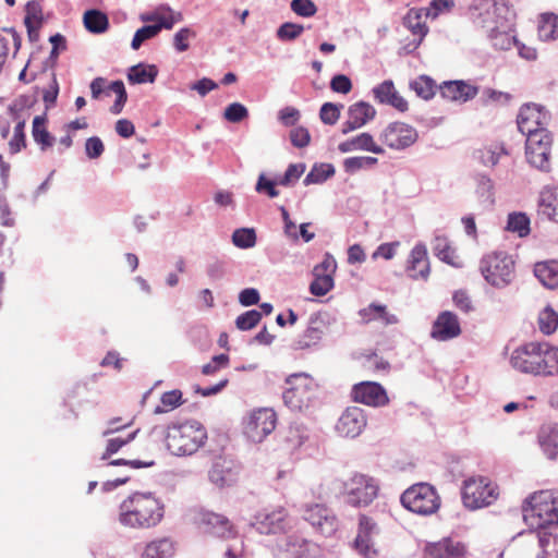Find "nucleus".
Segmentation results:
<instances>
[{
	"instance_id": "nucleus-18",
	"label": "nucleus",
	"mask_w": 558,
	"mask_h": 558,
	"mask_svg": "<svg viewBox=\"0 0 558 558\" xmlns=\"http://www.w3.org/2000/svg\"><path fill=\"white\" fill-rule=\"evenodd\" d=\"M352 398L369 407L380 408L389 403L386 389L376 381H362L355 384L352 388Z\"/></svg>"
},
{
	"instance_id": "nucleus-31",
	"label": "nucleus",
	"mask_w": 558,
	"mask_h": 558,
	"mask_svg": "<svg viewBox=\"0 0 558 558\" xmlns=\"http://www.w3.org/2000/svg\"><path fill=\"white\" fill-rule=\"evenodd\" d=\"M538 213L558 223V186H545L538 198Z\"/></svg>"
},
{
	"instance_id": "nucleus-61",
	"label": "nucleus",
	"mask_w": 558,
	"mask_h": 558,
	"mask_svg": "<svg viewBox=\"0 0 558 558\" xmlns=\"http://www.w3.org/2000/svg\"><path fill=\"white\" fill-rule=\"evenodd\" d=\"M248 117L247 108L240 102L230 104L223 112V118L232 123H239Z\"/></svg>"
},
{
	"instance_id": "nucleus-20",
	"label": "nucleus",
	"mask_w": 558,
	"mask_h": 558,
	"mask_svg": "<svg viewBox=\"0 0 558 558\" xmlns=\"http://www.w3.org/2000/svg\"><path fill=\"white\" fill-rule=\"evenodd\" d=\"M367 418L364 410L359 407H349L339 417L336 425L338 434L342 437L355 438L366 427Z\"/></svg>"
},
{
	"instance_id": "nucleus-26",
	"label": "nucleus",
	"mask_w": 558,
	"mask_h": 558,
	"mask_svg": "<svg viewBox=\"0 0 558 558\" xmlns=\"http://www.w3.org/2000/svg\"><path fill=\"white\" fill-rule=\"evenodd\" d=\"M407 271L413 279H426L429 275V260L427 248L423 243H417L411 251L408 259Z\"/></svg>"
},
{
	"instance_id": "nucleus-28",
	"label": "nucleus",
	"mask_w": 558,
	"mask_h": 558,
	"mask_svg": "<svg viewBox=\"0 0 558 558\" xmlns=\"http://www.w3.org/2000/svg\"><path fill=\"white\" fill-rule=\"evenodd\" d=\"M372 92L379 104L389 105L401 112L408 110V101L399 95L391 80L378 84Z\"/></svg>"
},
{
	"instance_id": "nucleus-59",
	"label": "nucleus",
	"mask_w": 558,
	"mask_h": 558,
	"mask_svg": "<svg viewBox=\"0 0 558 558\" xmlns=\"http://www.w3.org/2000/svg\"><path fill=\"white\" fill-rule=\"evenodd\" d=\"M158 35V27L153 25H145L138 28L132 39L131 47L134 50L140 49L144 41L151 39Z\"/></svg>"
},
{
	"instance_id": "nucleus-6",
	"label": "nucleus",
	"mask_w": 558,
	"mask_h": 558,
	"mask_svg": "<svg viewBox=\"0 0 558 558\" xmlns=\"http://www.w3.org/2000/svg\"><path fill=\"white\" fill-rule=\"evenodd\" d=\"M480 269L485 280L498 289L509 286L515 277L514 259L504 251L483 256Z\"/></svg>"
},
{
	"instance_id": "nucleus-63",
	"label": "nucleus",
	"mask_w": 558,
	"mask_h": 558,
	"mask_svg": "<svg viewBox=\"0 0 558 558\" xmlns=\"http://www.w3.org/2000/svg\"><path fill=\"white\" fill-rule=\"evenodd\" d=\"M290 7L296 15L302 17H311L317 12V7L312 0H292Z\"/></svg>"
},
{
	"instance_id": "nucleus-30",
	"label": "nucleus",
	"mask_w": 558,
	"mask_h": 558,
	"mask_svg": "<svg viewBox=\"0 0 558 558\" xmlns=\"http://www.w3.org/2000/svg\"><path fill=\"white\" fill-rule=\"evenodd\" d=\"M338 149L342 154H347L354 150H365L378 155L385 153L384 148L377 145L374 142L373 136L366 132L340 143L338 145Z\"/></svg>"
},
{
	"instance_id": "nucleus-44",
	"label": "nucleus",
	"mask_w": 558,
	"mask_h": 558,
	"mask_svg": "<svg viewBox=\"0 0 558 558\" xmlns=\"http://www.w3.org/2000/svg\"><path fill=\"white\" fill-rule=\"evenodd\" d=\"M411 89L424 100L432 99L436 94V84L433 78L426 75H421L410 83Z\"/></svg>"
},
{
	"instance_id": "nucleus-23",
	"label": "nucleus",
	"mask_w": 558,
	"mask_h": 558,
	"mask_svg": "<svg viewBox=\"0 0 558 558\" xmlns=\"http://www.w3.org/2000/svg\"><path fill=\"white\" fill-rule=\"evenodd\" d=\"M423 15L425 16V12L422 8H411L402 20V24L412 33V35L418 36L417 39L409 43L403 48L407 53H411L417 49L425 36L428 34V26L421 22Z\"/></svg>"
},
{
	"instance_id": "nucleus-15",
	"label": "nucleus",
	"mask_w": 558,
	"mask_h": 558,
	"mask_svg": "<svg viewBox=\"0 0 558 558\" xmlns=\"http://www.w3.org/2000/svg\"><path fill=\"white\" fill-rule=\"evenodd\" d=\"M550 114L545 108L537 104H525L520 108L517 124L519 131L524 135L538 130H547Z\"/></svg>"
},
{
	"instance_id": "nucleus-12",
	"label": "nucleus",
	"mask_w": 558,
	"mask_h": 558,
	"mask_svg": "<svg viewBox=\"0 0 558 558\" xmlns=\"http://www.w3.org/2000/svg\"><path fill=\"white\" fill-rule=\"evenodd\" d=\"M287 388L282 393L283 403L291 411H301L308 402V376L292 374L286 379Z\"/></svg>"
},
{
	"instance_id": "nucleus-60",
	"label": "nucleus",
	"mask_w": 558,
	"mask_h": 558,
	"mask_svg": "<svg viewBox=\"0 0 558 558\" xmlns=\"http://www.w3.org/2000/svg\"><path fill=\"white\" fill-rule=\"evenodd\" d=\"M276 185H278L277 178L270 180L266 178L265 173H260L255 185V191L259 194H266L270 198H275L279 195Z\"/></svg>"
},
{
	"instance_id": "nucleus-55",
	"label": "nucleus",
	"mask_w": 558,
	"mask_h": 558,
	"mask_svg": "<svg viewBox=\"0 0 558 558\" xmlns=\"http://www.w3.org/2000/svg\"><path fill=\"white\" fill-rule=\"evenodd\" d=\"M303 32V25L286 22L278 27L276 35L282 41H291L296 39Z\"/></svg>"
},
{
	"instance_id": "nucleus-58",
	"label": "nucleus",
	"mask_w": 558,
	"mask_h": 558,
	"mask_svg": "<svg viewBox=\"0 0 558 558\" xmlns=\"http://www.w3.org/2000/svg\"><path fill=\"white\" fill-rule=\"evenodd\" d=\"M138 433V429L129 434L125 438L116 437L110 438L107 442L106 451L104 452L101 460H107L111 454L118 452L123 446L133 441Z\"/></svg>"
},
{
	"instance_id": "nucleus-10",
	"label": "nucleus",
	"mask_w": 558,
	"mask_h": 558,
	"mask_svg": "<svg viewBox=\"0 0 558 558\" xmlns=\"http://www.w3.org/2000/svg\"><path fill=\"white\" fill-rule=\"evenodd\" d=\"M524 135L526 136L525 156L529 163L542 171H549V155L553 143L549 131L538 130V132H531Z\"/></svg>"
},
{
	"instance_id": "nucleus-43",
	"label": "nucleus",
	"mask_w": 558,
	"mask_h": 558,
	"mask_svg": "<svg viewBox=\"0 0 558 558\" xmlns=\"http://www.w3.org/2000/svg\"><path fill=\"white\" fill-rule=\"evenodd\" d=\"M310 436L311 432L305 425L294 423L289 427L287 442L292 449H298L303 447L310 440Z\"/></svg>"
},
{
	"instance_id": "nucleus-56",
	"label": "nucleus",
	"mask_w": 558,
	"mask_h": 558,
	"mask_svg": "<svg viewBox=\"0 0 558 558\" xmlns=\"http://www.w3.org/2000/svg\"><path fill=\"white\" fill-rule=\"evenodd\" d=\"M343 105H337L333 102H325L319 110V118L323 123L327 125H333L340 118V110Z\"/></svg>"
},
{
	"instance_id": "nucleus-9",
	"label": "nucleus",
	"mask_w": 558,
	"mask_h": 558,
	"mask_svg": "<svg viewBox=\"0 0 558 558\" xmlns=\"http://www.w3.org/2000/svg\"><path fill=\"white\" fill-rule=\"evenodd\" d=\"M498 493L487 477H471L464 481L462 500L466 508L478 509L492 505Z\"/></svg>"
},
{
	"instance_id": "nucleus-8",
	"label": "nucleus",
	"mask_w": 558,
	"mask_h": 558,
	"mask_svg": "<svg viewBox=\"0 0 558 558\" xmlns=\"http://www.w3.org/2000/svg\"><path fill=\"white\" fill-rule=\"evenodd\" d=\"M378 492V481L366 474L355 473L344 483L345 501L352 507H367L376 499Z\"/></svg>"
},
{
	"instance_id": "nucleus-35",
	"label": "nucleus",
	"mask_w": 558,
	"mask_h": 558,
	"mask_svg": "<svg viewBox=\"0 0 558 558\" xmlns=\"http://www.w3.org/2000/svg\"><path fill=\"white\" fill-rule=\"evenodd\" d=\"M158 75L155 64L138 63L129 69L128 80L131 84L154 83Z\"/></svg>"
},
{
	"instance_id": "nucleus-22",
	"label": "nucleus",
	"mask_w": 558,
	"mask_h": 558,
	"mask_svg": "<svg viewBox=\"0 0 558 558\" xmlns=\"http://www.w3.org/2000/svg\"><path fill=\"white\" fill-rule=\"evenodd\" d=\"M461 335L458 316L450 312H441L433 324L430 337L437 341H448Z\"/></svg>"
},
{
	"instance_id": "nucleus-24",
	"label": "nucleus",
	"mask_w": 558,
	"mask_h": 558,
	"mask_svg": "<svg viewBox=\"0 0 558 558\" xmlns=\"http://www.w3.org/2000/svg\"><path fill=\"white\" fill-rule=\"evenodd\" d=\"M442 98L450 101L466 102L478 94V87L462 80L446 81L439 86Z\"/></svg>"
},
{
	"instance_id": "nucleus-21",
	"label": "nucleus",
	"mask_w": 558,
	"mask_h": 558,
	"mask_svg": "<svg viewBox=\"0 0 558 558\" xmlns=\"http://www.w3.org/2000/svg\"><path fill=\"white\" fill-rule=\"evenodd\" d=\"M279 548L288 554L290 558H320V547L311 541L298 535L287 536Z\"/></svg>"
},
{
	"instance_id": "nucleus-1",
	"label": "nucleus",
	"mask_w": 558,
	"mask_h": 558,
	"mask_svg": "<svg viewBox=\"0 0 558 558\" xmlns=\"http://www.w3.org/2000/svg\"><path fill=\"white\" fill-rule=\"evenodd\" d=\"M466 15L495 49L512 48L515 13L505 0H472Z\"/></svg>"
},
{
	"instance_id": "nucleus-47",
	"label": "nucleus",
	"mask_w": 558,
	"mask_h": 558,
	"mask_svg": "<svg viewBox=\"0 0 558 558\" xmlns=\"http://www.w3.org/2000/svg\"><path fill=\"white\" fill-rule=\"evenodd\" d=\"M456 7L454 0H432L427 8H422L425 17L430 20L438 19L441 14L450 13Z\"/></svg>"
},
{
	"instance_id": "nucleus-46",
	"label": "nucleus",
	"mask_w": 558,
	"mask_h": 558,
	"mask_svg": "<svg viewBox=\"0 0 558 558\" xmlns=\"http://www.w3.org/2000/svg\"><path fill=\"white\" fill-rule=\"evenodd\" d=\"M538 326L544 335H551L558 327V313L551 306H546L538 315Z\"/></svg>"
},
{
	"instance_id": "nucleus-36",
	"label": "nucleus",
	"mask_w": 558,
	"mask_h": 558,
	"mask_svg": "<svg viewBox=\"0 0 558 558\" xmlns=\"http://www.w3.org/2000/svg\"><path fill=\"white\" fill-rule=\"evenodd\" d=\"M173 553V542L168 537H162L148 543L142 554V558H170Z\"/></svg>"
},
{
	"instance_id": "nucleus-32",
	"label": "nucleus",
	"mask_w": 558,
	"mask_h": 558,
	"mask_svg": "<svg viewBox=\"0 0 558 558\" xmlns=\"http://www.w3.org/2000/svg\"><path fill=\"white\" fill-rule=\"evenodd\" d=\"M363 323L367 324L373 320H381L385 325H395L398 323V317L387 312L386 305L371 303L367 307L359 311Z\"/></svg>"
},
{
	"instance_id": "nucleus-64",
	"label": "nucleus",
	"mask_w": 558,
	"mask_h": 558,
	"mask_svg": "<svg viewBox=\"0 0 558 558\" xmlns=\"http://www.w3.org/2000/svg\"><path fill=\"white\" fill-rule=\"evenodd\" d=\"M290 141L294 147L304 148L310 144L311 135L306 128L296 126L290 132Z\"/></svg>"
},
{
	"instance_id": "nucleus-3",
	"label": "nucleus",
	"mask_w": 558,
	"mask_h": 558,
	"mask_svg": "<svg viewBox=\"0 0 558 558\" xmlns=\"http://www.w3.org/2000/svg\"><path fill=\"white\" fill-rule=\"evenodd\" d=\"M510 364L523 374L556 376L558 375V348L548 342L524 343L512 351Z\"/></svg>"
},
{
	"instance_id": "nucleus-52",
	"label": "nucleus",
	"mask_w": 558,
	"mask_h": 558,
	"mask_svg": "<svg viewBox=\"0 0 558 558\" xmlns=\"http://www.w3.org/2000/svg\"><path fill=\"white\" fill-rule=\"evenodd\" d=\"M160 402L161 404L157 405L154 411L156 414L165 413L178 408L182 403V392L178 389L163 392Z\"/></svg>"
},
{
	"instance_id": "nucleus-49",
	"label": "nucleus",
	"mask_w": 558,
	"mask_h": 558,
	"mask_svg": "<svg viewBox=\"0 0 558 558\" xmlns=\"http://www.w3.org/2000/svg\"><path fill=\"white\" fill-rule=\"evenodd\" d=\"M507 230L525 236L530 232V219L525 214L512 213L508 216Z\"/></svg>"
},
{
	"instance_id": "nucleus-41",
	"label": "nucleus",
	"mask_w": 558,
	"mask_h": 558,
	"mask_svg": "<svg viewBox=\"0 0 558 558\" xmlns=\"http://www.w3.org/2000/svg\"><path fill=\"white\" fill-rule=\"evenodd\" d=\"M45 116H36L33 120L32 134L34 141L40 145L41 150L51 147L54 141L53 136L45 128Z\"/></svg>"
},
{
	"instance_id": "nucleus-42",
	"label": "nucleus",
	"mask_w": 558,
	"mask_h": 558,
	"mask_svg": "<svg viewBox=\"0 0 558 558\" xmlns=\"http://www.w3.org/2000/svg\"><path fill=\"white\" fill-rule=\"evenodd\" d=\"M477 198L483 206V208H492L495 203L494 197V184L493 181L481 175L477 180L476 187Z\"/></svg>"
},
{
	"instance_id": "nucleus-14",
	"label": "nucleus",
	"mask_w": 558,
	"mask_h": 558,
	"mask_svg": "<svg viewBox=\"0 0 558 558\" xmlns=\"http://www.w3.org/2000/svg\"><path fill=\"white\" fill-rule=\"evenodd\" d=\"M417 131L403 122L389 123L380 133V141L391 149L402 150L417 141Z\"/></svg>"
},
{
	"instance_id": "nucleus-53",
	"label": "nucleus",
	"mask_w": 558,
	"mask_h": 558,
	"mask_svg": "<svg viewBox=\"0 0 558 558\" xmlns=\"http://www.w3.org/2000/svg\"><path fill=\"white\" fill-rule=\"evenodd\" d=\"M314 280L310 286V291L315 296H324L333 288V277L329 275L313 274Z\"/></svg>"
},
{
	"instance_id": "nucleus-38",
	"label": "nucleus",
	"mask_w": 558,
	"mask_h": 558,
	"mask_svg": "<svg viewBox=\"0 0 558 558\" xmlns=\"http://www.w3.org/2000/svg\"><path fill=\"white\" fill-rule=\"evenodd\" d=\"M84 26L93 34H101L108 29V16L96 9L87 10L83 16Z\"/></svg>"
},
{
	"instance_id": "nucleus-37",
	"label": "nucleus",
	"mask_w": 558,
	"mask_h": 558,
	"mask_svg": "<svg viewBox=\"0 0 558 558\" xmlns=\"http://www.w3.org/2000/svg\"><path fill=\"white\" fill-rule=\"evenodd\" d=\"M537 34L543 41L556 40L558 38V15L555 13L541 14Z\"/></svg>"
},
{
	"instance_id": "nucleus-13",
	"label": "nucleus",
	"mask_w": 558,
	"mask_h": 558,
	"mask_svg": "<svg viewBox=\"0 0 558 558\" xmlns=\"http://www.w3.org/2000/svg\"><path fill=\"white\" fill-rule=\"evenodd\" d=\"M196 522L198 527L205 534H209L223 539H229L236 536L234 525L226 515L221 513L203 510L198 513Z\"/></svg>"
},
{
	"instance_id": "nucleus-45",
	"label": "nucleus",
	"mask_w": 558,
	"mask_h": 558,
	"mask_svg": "<svg viewBox=\"0 0 558 558\" xmlns=\"http://www.w3.org/2000/svg\"><path fill=\"white\" fill-rule=\"evenodd\" d=\"M378 162L376 157L355 156L343 160V169L347 173L353 174L362 169H369Z\"/></svg>"
},
{
	"instance_id": "nucleus-27",
	"label": "nucleus",
	"mask_w": 558,
	"mask_h": 558,
	"mask_svg": "<svg viewBox=\"0 0 558 558\" xmlns=\"http://www.w3.org/2000/svg\"><path fill=\"white\" fill-rule=\"evenodd\" d=\"M208 477L217 487L231 486L238 481V470L231 461L220 458L213 463Z\"/></svg>"
},
{
	"instance_id": "nucleus-40",
	"label": "nucleus",
	"mask_w": 558,
	"mask_h": 558,
	"mask_svg": "<svg viewBox=\"0 0 558 558\" xmlns=\"http://www.w3.org/2000/svg\"><path fill=\"white\" fill-rule=\"evenodd\" d=\"M335 172L336 169L331 163H315L303 180V184L305 186L311 184H322L329 178L333 177Z\"/></svg>"
},
{
	"instance_id": "nucleus-50",
	"label": "nucleus",
	"mask_w": 558,
	"mask_h": 558,
	"mask_svg": "<svg viewBox=\"0 0 558 558\" xmlns=\"http://www.w3.org/2000/svg\"><path fill=\"white\" fill-rule=\"evenodd\" d=\"M313 320L306 330L299 337L296 349H307L319 343L323 337V330L313 326Z\"/></svg>"
},
{
	"instance_id": "nucleus-4",
	"label": "nucleus",
	"mask_w": 558,
	"mask_h": 558,
	"mask_svg": "<svg viewBox=\"0 0 558 558\" xmlns=\"http://www.w3.org/2000/svg\"><path fill=\"white\" fill-rule=\"evenodd\" d=\"M165 515L162 501L150 492H135L120 505L119 522L131 529H150Z\"/></svg>"
},
{
	"instance_id": "nucleus-11",
	"label": "nucleus",
	"mask_w": 558,
	"mask_h": 558,
	"mask_svg": "<svg viewBox=\"0 0 558 558\" xmlns=\"http://www.w3.org/2000/svg\"><path fill=\"white\" fill-rule=\"evenodd\" d=\"M251 525L260 534H283L291 529L288 512L283 507L264 509L254 515Z\"/></svg>"
},
{
	"instance_id": "nucleus-25",
	"label": "nucleus",
	"mask_w": 558,
	"mask_h": 558,
	"mask_svg": "<svg viewBox=\"0 0 558 558\" xmlns=\"http://www.w3.org/2000/svg\"><path fill=\"white\" fill-rule=\"evenodd\" d=\"M465 554V546L460 541L444 538L426 547L424 558H461Z\"/></svg>"
},
{
	"instance_id": "nucleus-16",
	"label": "nucleus",
	"mask_w": 558,
	"mask_h": 558,
	"mask_svg": "<svg viewBox=\"0 0 558 558\" xmlns=\"http://www.w3.org/2000/svg\"><path fill=\"white\" fill-rule=\"evenodd\" d=\"M276 413L271 409L254 411L244 428L245 435L253 442H262L276 427Z\"/></svg>"
},
{
	"instance_id": "nucleus-51",
	"label": "nucleus",
	"mask_w": 558,
	"mask_h": 558,
	"mask_svg": "<svg viewBox=\"0 0 558 558\" xmlns=\"http://www.w3.org/2000/svg\"><path fill=\"white\" fill-rule=\"evenodd\" d=\"M305 169H306V166L303 162L289 165L286 172L282 175L277 178L278 185H282V186L294 185L299 181L301 175L304 173Z\"/></svg>"
},
{
	"instance_id": "nucleus-7",
	"label": "nucleus",
	"mask_w": 558,
	"mask_h": 558,
	"mask_svg": "<svg viewBox=\"0 0 558 558\" xmlns=\"http://www.w3.org/2000/svg\"><path fill=\"white\" fill-rule=\"evenodd\" d=\"M400 501L404 508L421 515H430L440 507V497L428 483L412 485L403 492Z\"/></svg>"
},
{
	"instance_id": "nucleus-62",
	"label": "nucleus",
	"mask_w": 558,
	"mask_h": 558,
	"mask_svg": "<svg viewBox=\"0 0 558 558\" xmlns=\"http://www.w3.org/2000/svg\"><path fill=\"white\" fill-rule=\"evenodd\" d=\"M25 121H19L14 128V134L9 142V148L11 154H16L21 151L22 148L25 147Z\"/></svg>"
},
{
	"instance_id": "nucleus-54",
	"label": "nucleus",
	"mask_w": 558,
	"mask_h": 558,
	"mask_svg": "<svg viewBox=\"0 0 558 558\" xmlns=\"http://www.w3.org/2000/svg\"><path fill=\"white\" fill-rule=\"evenodd\" d=\"M108 89L113 92L117 95V99L113 102V105L110 107V112L113 114L121 113L126 100H128V94L124 87V84L122 81H113L109 86Z\"/></svg>"
},
{
	"instance_id": "nucleus-2",
	"label": "nucleus",
	"mask_w": 558,
	"mask_h": 558,
	"mask_svg": "<svg viewBox=\"0 0 558 558\" xmlns=\"http://www.w3.org/2000/svg\"><path fill=\"white\" fill-rule=\"evenodd\" d=\"M522 512L525 523L537 530L542 551L537 558H558V536L547 531V527L558 525V497L551 490L534 493L525 499Z\"/></svg>"
},
{
	"instance_id": "nucleus-5",
	"label": "nucleus",
	"mask_w": 558,
	"mask_h": 558,
	"mask_svg": "<svg viewBox=\"0 0 558 558\" xmlns=\"http://www.w3.org/2000/svg\"><path fill=\"white\" fill-rule=\"evenodd\" d=\"M206 440V428L195 420L171 424L167 428L166 446L173 456H192Z\"/></svg>"
},
{
	"instance_id": "nucleus-57",
	"label": "nucleus",
	"mask_w": 558,
	"mask_h": 558,
	"mask_svg": "<svg viewBox=\"0 0 558 558\" xmlns=\"http://www.w3.org/2000/svg\"><path fill=\"white\" fill-rule=\"evenodd\" d=\"M262 319V313L257 310H250L235 319V326L240 330H250L254 328Z\"/></svg>"
},
{
	"instance_id": "nucleus-19",
	"label": "nucleus",
	"mask_w": 558,
	"mask_h": 558,
	"mask_svg": "<svg viewBox=\"0 0 558 558\" xmlns=\"http://www.w3.org/2000/svg\"><path fill=\"white\" fill-rule=\"evenodd\" d=\"M378 534L379 527L376 522L365 514L360 515L359 530L354 544L357 551L365 558L376 556L374 539Z\"/></svg>"
},
{
	"instance_id": "nucleus-17",
	"label": "nucleus",
	"mask_w": 558,
	"mask_h": 558,
	"mask_svg": "<svg viewBox=\"0 0 558 558\" xmlns=\"http://www.w3.org/2000/svg\"><path fill=\"white\" fill-rule=\"evenodd\" d=\"M302 517L324 536L332 535L337 530V520L332 511L320 504H306Z\"/></svg>"
},
{
	"instance_id": "nucleus-39",
	"label": "nucleus",
	"mask_w": 558,
	"mask_h": 558,
	"mask_svg": "<svg viewBox=\"0 0 558 558\" xmlns=\"http://www.w3.org/2000/svg\"><path fill=\"white\" fill-rule=\"evenodd\" d=\"M376 116L375 108L366 101H357L351 105L348 109V117H350L360 128L364 126L368 121L373 120Z\"/></svg>"
},
{
	"instance_id": "nucleus-34",
	"label": "nucleus",
	"mask_w": 558,
	"mask_h": 558,
	"mask_svg": "<svg viewBox=\"0 0 558 558\" xmlns=\"http://www.w3.org/2000/svg\"><path fill=\"white\" fill-rule=\"evenodd\" d=\"M535 277L548 289L558 288V263H537L534 267Z\"/></svg>"
},
{
	"instance_id": "nucleus-33",
	"label": "nucleus",
	"mask_w": 558,
	"mask_h": 558,
	"mask_svg": "<svg viewBox=\"0 0 558 558\" xmlns=\"http://www.w3.org/2000/svg\"><path fill=\"white\" fill-rule=\"evenodd\" d=\"M432 250L440 260L453 266L461 267L462 264L456 260L454 250L451 247L448 239L441 234H435L432 243Z\"/></svg>"
},
{
	"instance_id": "nucleus-29",
	"label": "nucleus",
	"mask_w": 558,
	"mask_h": 558,
	"mask_svg": "<svg viewBox=\"0 0 558 558\" xmlns=\"http://www.w3.org/2000/svg\"><path fill=\"white\" fill-rule=\"evenodd\" d=\"M537 441L543 453L549 459L558 457V424H543L537 433Z\"/></svg>"
},
{
	"instance_id": "nucleus-48",
	"label": "nucleus",
	"mask_w": 558,
	"mask_h": 558,
	"mask_svg": "<svg viewBox=\"0 0 558 558\" xmlns=\"http://www.w3.org/2000/svg\"><path fill=\"white\" fill-rule=\"evenodd\" d=\"M256 232L253 228H240L232 233V243L239 248H251L256 244Z\"/></svg>"
}]
</instances>
